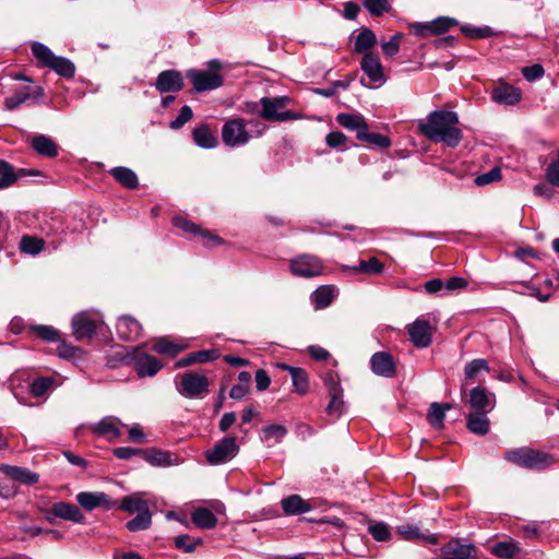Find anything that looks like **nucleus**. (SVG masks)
<instances>
[{
  "mask_svg": "<svg viewBox=\"0 0 559 559\" xmlns=\"http://www.w3.org/2000/svg\"><path fill=\"white\" fill-rule=\"evenodd\" d=\"M459 116L454 111L435 110L417 122L419 132L435 143L455 147L462 140Z\"/></svg>",
  "mask_w": 559,
  "mask_h": 559,
  "instance_id": "obj_1",
  "label": "nucleus"
},
{
  "mask_svg": "<svg viewBox=\"0 0 559 559\" xmlns=\"http://www.w3.org/2000/svg\"><path fill=\"white\" fill-rule=\"evenodd\" d=\"M206 66L207 70L190 69L187 71V78L198 93L212 91L224 84V76L219 74L223 68L222 62L218 59H212L206 62Z\"/></svg>",
  "mask_w": 559,
  "mask_h": 559,
  "instance_id": "obj_2",
  "label": "nucleus"
},
{
  "mask_svg": "<svg viewBox=\"0 0 559 559\" xmlns=\"http://www.w3.org/2000/svg\"><path fill=\"white\" fill-rule=\"evenodd\" d=\"M506 459L520 467L537 471L545 469L555 463L551 454L527 447L508 451Z\"/></svg>",
  "mask_w": 559,
  "mask_h": 559,
  "instance_id": "obj_3",
  "label": "nucleus"
},
{
  "mask_svg": "<svg viewBox=\"0 0 559 559\" xmlns=\"http://www.w3.org/2000/svg\"><path fill=\"white\" fill-rule=\"evenodd\" d=\"M176 389L178 393L187 399H201L209 392V379L206 376L197 372H185L178 376Z\"/></svg>",
  "mask_w": 559,
  "mask_h": 559,
  "instance_id": "obj_4",
  "label": "nucleus"
},
{
  "mask_svg": "<svg viewBox=\"0 0 559 559\" xmlns=\"http://www.w3.org/2000/svg\"><path fill=\"white\" fill-rule=\"evenodd\" d=\"M37 509L44 515L45 520L50 524H53L57 519L79 524L84 523L85 520L84 514L81 512L79 507L69 502L60 501L52 504L51 507L38 504Z\"/></svg>",
  "mask_w": 559,
  "mask_h": 559,
  "instance_id": "obj_5",
  "label": "nucleus"
},
{
  "mask_svg": "<svg viewBox=\"0 0 559 559\" xmlns=\"http://www.w3.org/2000/svg\"><path fill=\"white\" fill-rule=\"evenodd\" d=\"M260 103L262 105L260 117L267 121H287L298 118V115L292 110L280 111V109L285 108L289 103V98L286 96L274 98L262 97Z\"/></svg>",
  "mask_w": 559,
  "mask_h": 559,
  "instance_id": "obj_6",
  "label": "nucleus"
},
{
  "mask_svg": "<svg viewBox=\"0 0 559 559\" xmlns=\"http://www.w3.org/2000/svg\"><path fill=\"white\" fill-rule=\"evenodd\" d=\"M126 358L133 365L140 378L153 377L163 368L160 360L143 352L141 347H133Z\"/></svg>",
  "mask_w": 559,
  "mask_h": 559,
  "instance_id": "obj_7",
  "label": "nucleus"
},
{
  "mask_svg": "<svg viewBox=\"0 0 559 559\" xmlns=\"http://www.w3.org/2000/svg\"><path fill=\"white\" fill-rule=\"evenodd\" d=\"M239 451L236 437L226 436L205 452V459L211 465H221L237 456Z\"/></svg>",
  "mask_w": 559,
  "mask_h": 559,
  "instance_id": "obj_8",
  "label": "nucleus"
},
{
  "mask_svg": "<svg viewBox=\"0 0 559 559\" xmlns=\"http://www.w3.org/2000/svg\"><path fill=\"white\" fill-rule=\"evenodd\" d=\"M250 138L242 118L229 119L222 128V140L226 146L237 147L245 145L250 141Z\"/></svg>",
  "mask_w": 559,
  "mask_h": 559,
  "instance_id": "obj_9",
  "label": "nucleus"
},
{
  "mask_svg": "<svg viewBox=\"0 0 559 559\" xmlns=\"http://www.w3.org/2000/svg\"><path fill=\"white\" fill-rule=\"evenodd\" d=\"M456 24L457 21L455 19L440 16L429 23L416 22L412 24V29L414 31V34L419 37H429L442 34Z\"/></svg>",
  "mask_w": 559,
  "mask_h": 559,
  "instance_id": "obj_10",
  "label": "nucleus"
},
{
  "mask_svg": "<svg viewBox=\"0 0 559 559\" xmlns=\"http://www.w3.org/2000/svg\"><path fill=\"white\" fill-rule=\"evenodd\" d=\"M290 271L296 276L314 277L322 273L323 265L321 261L309 254L300 255L290 261Z\"/></svg>",
  "mask_w": 559,
  "mask_h": 559,
  "instance_id": "obj_11",
  "label": "nucleus"
},
{
  "mask_svg": "<svg viewBox=\"0 0 559 559\" xmlns=\"http://www.w3.org/2000/svg\"><path fill=\"white\" fill-rule=\"evenodd\" d=\"M491 99L503 106H514L522 99V91L503 80H499L491 88Z\"/></svg>",
  "mask_w": 559,
  "mask_h": 559,
  "instance_id": "obj_12",
  "label": "nucleus"
},
{
  "mask_svg": "<svg viewBox=\"0 0 559 559\" xmlns=\"http://www.w3.org/2000/svg\"><path fill=\"white\" fill-rule=\"evenodd\" d=\"M360 68L370 80V87L380 86L385 82V75L380 58L373 52L364 55Z\"/></svg>",
  "mask_w": 559,
  "mask_h": 559,
  "instance_id": "obj_13",
  "label": "nucleus"
},
{
  "mask_svg": "<svg viewBox=\"0 0 559 559\" xmlns=\"http://www.w3.org/2000/svg\"><path fill=\"white\" fill-rule=\"evenodd\" d=\"M476 548L472 544H463L459 539H452L441 547L439 556L432 559H475Z\"/></svg>",
  "mask_w": 559,
  "mask_h": 559,
  "instance_id": "obj_14",
  "label": "nucleus"
},
{
  "mask_svg": "<svg viewBox=\"0 0 559 559\" xmlns=\"http://www.w3.org/2000/svg\"><path fill=\"white\" fill-rule=\"evenodd\" d=\"M121 427H124V424H122L118 417L106 416L91 426L90 430L95 436L112 441L121 437Z\"/></svg>",
  "mask_w": 559,
  "mask_h": 559,
  "instance_id": "obj_15",
  "label": "nucleus"
},
{
  "mask_svg": "<svg viewBox=\"0 0 559 559\" xmlns=\"http://www.w3.org/2000/svg\"><path fill=\"white\" fill-rule=\"evenodd\" d=\"M183 76L178 70L162 71L154 83L155 88L160 94L177 93L183 88Z\"/></svg>",
  "mask_w": 559,
  "mask_h": 559,
  "instance_id": "obj_16",
  "label": "nucleus"
},
{
  "mask_svg": "<svg viewBox=\"0 0 559 559\" xmlns=\"http://www.w3.org/2000/svg\"><path fill=\"white\" fill-rule=\"evenodd\" d=\"M489 371V365L486 359H474L466 364L464 368V379L461 383V394H464L469 386L480 384L484 372Z\"/></svg>",
  "mask_w": 559,
  "mask_h": 559,
  "instance_id": "obj_17",
  "label": "nucleus"
},
{
  "mask_svg": "<svg viewBox=\"0 0 559 559\" xmlns=\"http://www.w3.org/2000/svg\"><path fill=\"white\" fill-rule=\"evenodd\" d=\"M71 325L73 335L78 341L92 338L98 329L97 320L92 318L87 312L75 314L72 318Z\"/></svg>",
  "mask_w": 559,
  "mask_h": 559,
  "instance_id": "obj_18",
  "label": "nucleus"
},
{
  "mask_svg": "<svg viewBox=\"0 0 559 559\" xmlns=\"http://www.w3.org/2000/svg\"><path fill=\"white\" fill-rule=\"evenodd\" d=\"M462 403L471 408L473 412H486L489 404V395L486 388L481 384L469 386L468 390L461 394Z\"/></svg>",
  "mask_w": 559,
  "mask_h": 559,
  "instance_id": "obj_19",
  "label": "nucleus"
},
{
  "mask_svg": "<svg viewBox=\"0 0 559 559\" xmlns=\"http://www.w3.org/2000/svg\"><path fill=\"white\" fill-rule=\"evenodd\" d=\"M371 370L374 374L392 378L396 373V365L393 356L388 352H377L370 358Z\"/></svg>",
  "mask_w": 559,
  "mask_h": 559,
  "instance_id": "obj_20",
  "label": "nucleus"
},
{
  "mask_svg": "<svg viewBox=\"0 0 559 559\" xmlns=\"http://www.w3.org/2000/svg\"><path fill=\"white\" fill-rule=\"evenodd\" d=\"M409 338L416 347L425 348L431 343V326L425 319H416L407 328Z\"/></svg>",
  "mask_w": 559,
  "mask_h": 559,
  "instance_id": "obj_21",
  "label": "nucleus"
},
{
  "mask_svg": "<svg viewBox=\"0 0 559 559\" xmlns=\"http://www.w3.org/2000/svg\"><path fill=\"white\" fill-rule=\"evenodd\" d=\"M116 329L118 336L124 341H136L143 331L141 323L128 314L118 318Z\"/></svg>",
  "mask_w": 559,
  "mask_h": 559,
  "instance_id": "obj_22",
  "label": "nucleus"
},
{
  "mask_svg": "<svg viewBox=\"0 0 559 559\" xmlns=\"http://www.w3.org/2000/svg\"><path fill=\"white\" fill-rule=\"evenodd\" d=\"M173 224L174 226H176L177 228L181 229L185 233L191 235H201L204 239L209 240L211 246H219L224 242V240L221 237L211 234V231L209 230H202L200 226L188 221L182 216L174 217Z\"/></svg>",
  "mask_w": 559,
  "mask_h": 559,
  "instance_id": "obj_23",
  "label": "nucleus"
},
{
  "mask_svg": "<svg viewBox=\"0 0 559 559\" xmlns=\"http://www.w3.org/2000/svg\"><path fill=\"white\" fill-rule=\"evenodd\" d=\"M0 472L7 477L24 485H34L39 480V475L26 467L0 464Z\"/></svg>",
  "mask_w": 559,
  "mask_h": 559,
  "instance_id": "obj_24",
  "label": "nucleus"
},
{
  "mask_svg": "<svg viewBox=\"0 0 559 559\" xmlns=\"http://www.w3.org/2000/svg\"><path fill=\"white\" fill-rule=\"evenodd\" d=\"M76 501L85 510L92 511L98 507L110 508L111 503L105 492L82 491L76 495Z\"/></svg>",
  "mask_w": 559,
  "mask_h": 559,
  "instance_id": "obj_25",
  "label": "nucleus"
},
{
  "mask_svg": "<svg viewBox=\"0 0 559 559\" xmlns=\"http://www.w3.org/2000/svg\"><path fill=\"white\" fill-rule=\"evenodd\" d=\"M218 353L214 349H203L198 352H192L185 356L183 358L177 360L175 362V368H185L188 366H192L195 364H205L213 361L218 358Z\"/></svg>",
  "mask_w": 559,
  "mask_h": 559,
  "instance_id": "obj_26",
  "label": "nucleus"
},
{
  "mask_svg": "<svg viewBox=\"0 0 559 559\" xmlns=\"http://www.w3.org/2000/svg\"><path fill=\"white\" fill-rule=\"evenodd\" d=\"M31 146L38 155L47 158H53L59 153L56 142L45 134L35 135L31 141Z\"/></svg>",
  "mask_w": 559,
  "mask_h": 559,
  "instance_id": "obj_27",
  "label": "nucleus"
},
{
  "mask_svg": "<svg viewBox=\"0 0 559 559\" xmlns=\"http://www.w3.org/2000/svg\"><path fill=\"white\" fill-rule=\"evenodd\" d=\"M277 367L289 372L293 385L298 394L305 395L309 391V379L305 369L286 364H277Z\"/></svg>",
  "mask_w": 559,
  "mask_h": 559,
  "instance_id": "obj_28",
  "label": "nucleus"
},
{
  "mask_svg": "<svg viewBox=\"0 0 559 559\" xmlns=\"http://www.w3.org/2000/svg\"><path fill=\"white\" fill-rule=\"evenodd\" d=\"M521 552V547L518 542L508 538L497 542L491 545V555L499 559H515Z\"/></svg>",
  "mask_w": 559,
  "mask_h": 559,
  "instance_id": "obj_29",
  "label": "nucleus"
},
{
  "mask_svg": "<svg viewBox=\"0 0 559 559\" xmlns=\"http://www.w3.org/2000/svg\"><path fill=\"white\" fill-rule=\"evenodd\" d=\"M336 296V288L331 285L318 287L310 296L311 304L316 310L329 307Z\"/></svg>",
  "mask_w": 559,
  "mask_h": 559,
  "instance_id": "obj_30",
  "label": "nucleus"
},
{
  "mask_svg": "<svg viewBox=\"0 0 559 559\" xmlns=\"http://www.w3.org/2000/svg\"><path fill=\"white\" fill-rule=\"evenodd\" d=\"M282 509L286 515H298L309 512L311 506L299 495H290L281 501Z\"/></svg>",
  "mask_w": 559,
  "mask_h": 559,
  "instance_id": "obj_31",
  "label": "nucleus"
},
{
  "mask_svg": "<svg viewBox=\"0 0 559 559\" xmlns=\"http://www.w3.org/2000/svg\"><path fill=\"white\" fill-rule=\"evenodd\" d=\"M336 122L347 130L356 131V135L369 129L366 119L359 114L341 112L336 116Z\"/></svg>",
  "mask_w": 559,
  "mask_h": 559,
  "instance_id": "obj_32",
  "label": "nucleus"
},
{
  "mask_svg": "<svg viewBox=\"0 0 559 559\" xmlns=\"http://www.w3.org/2000/svg\"><path fill=\"white\" fill-rule=\"evenodd\" d=\"M141 456L152 466L165 467L174 463L171 454L156 448H150L141 451Z\"/></svg>",
  "mask_w": 559,
  "mask_h": 559,
  "instance_id": "obj_33",
  "label": "nucleus"
},
{
  "mask_svg": "<svg viewBox=\"0 0 559 559\" xmlns=\"http://www.w3.org/2000/svg\"><path fill=\"white\" fill-rule=\"evenodd\" d=\"M119 509L130 514L150 510L148 503L143 498L142 492H134L130 496L123 497L120 501Z\"/></svg>",
  "mask_w": 559,
  "mask_h": 559,
  "instance_id": "obj_34",
  "label": "nucleus"
},
{
  "mask_svg": "<svg viewBox=\"0 0 559 559\" xmlns=\"http://www.w3.org/2000/svg\"><path fill=\"white\" fill-rule=\"evenodd\" d=\"M466 427L473 433L480 435V436L486 435L489 429L487 412L471 411L467 415Z\"/></svg>",
  "mask_w": 559,
  "mask_h": 559,
  "instance_id": "obj_35",
  "label": "nucleus"
},
{
  "mask_svg": "<svg viewBox=\"0 0 559 559\" xmlns=\"http://www.w3.org/2000/svg\"><path fill=\"white\" fill-rule=\"evenodd\" d=\"M191 521L197 527L203 530H211L217 525V518L215 514L203 507L197 508L191 513Z\"/></svg>",
  "mask_w": 559,
  "mask_h": 559,
  "instance_id": "obj_36",
  "label": "nucleus"
},
{
  "mask_svg": "<svg viewBox=\"0 0 559 559\" xmlns=\"http://www.w3.org/2000/svg\"><path fill=\"white\" fill-rule=\"evenodd\" d=\"M109 173L119 183H121L127 189H136L139 186L136 174L128 167H114Z\"/></svg>",
  "mask_w": 559,
  "mask_h": 559,
  "instance_id": "obj_37",
  "label": "nucleus"
},
{
  "mask_svg": "<svg viewBox=\"0 0 559 559\" xmlns=\"http://www.w3.org/2000/svg\"><path fill=\"white\" fill-rule=\"evenodd\" d=\"M193 141L203 148H213L217 145V139L214 136L207 124H201L192 131Z\"/></svg>",
  "mask_w": 559,
  "mask_h": 559,
  "instance_id": "obj_38",
  "label": "nucleus"
},
{
  "mask_svg": "<svg viewBox=\"0 0 559 559\" xmlns=\"http://www.w3.org/2000/svg\"><path fill=\"white\" fill-rule=\"evenodd\" d=\"M377 44V37L370 28H362L356 36L354 50L358 53H367Z\"/></svg>",
  "mask_w": 559,
  "mask_h": 559,
  "instance_id": "obj_39",
  "label": "nucleus"
},
{
  "mask_svg": "<svg viewBox=\"0 0 559 559\" xmlns=\"http://www.w3.org/2000/svg\"><path fill=\"white\" fill-rule=\"evenodd\" d=\"M353 273H364L368 275L381 274L384 270V264L376 257L368 260H360L358 265L348 266Z\"/></svg>",
  "mask_w": 559,
  "mask_h": 559,
  "instance_id": "obj_40",
  "label": "nucleus"
},
{
  "mask_svg": "<svg viewBox=\"0 0 559 559\" xmlns=\"http://www.w3.org/2000/svg\"><path fill=\"white\" fill-rule=\"evenodd\" d=\"M451 407L452 406L449 403H432L427 414L428 423L437 429L442 428L443 420L445 417V411L450 409Z\"/></svg>",
  "mask_w": 559,
  "mask_h": 559,
  "instance_id": "obj_41",
  "label": "nucleus"
},
{
  "mask_svg": "<svg viewBox=\"0 0 559 559\" xmlns=\"http://www.w3.org/2000/svg\"><path fill=\"white\" fill-rule=\"evenodd\" d=\"M186 347V345H180L171 341H168L165 337H160L154 342L152 349L158 354L175 357L180 352L185 350Z\"/></svg>",
  "mask_w": 559,
  "mask_h": 559,
  "instance_id": "obj_42",
  "label": "nucleus"
},
{
  "mask_svg": "<svg viewBox=\"0 0 559 559\" xmlns=\"http://www.w3.org/2000/svg\"><path fill=\"white\" fill-rule=\"evenodd\" d=\"M49 69L53 70L56 73L66 79H72L75 74L74 63L64 57L56 56Z\"/></svg>",
  "mask_w": 559,
  "mask_h": 559,
  "instance_id": "obj_43",
  "label": "nucleus"
},
{
  "mask_svg": "<svg viewBox=\"0 0 559 559\" xmlns=\"http://www.w3.org/2000/svg\"><path fill=\"white\" fill-rule=\"evenodd\" d=\"M45 241L35 236L25 235L21 238L20 250L24 253L36 255L43 251Z\"/></svg>",
  "mask_w": 559,
  "mask_h": 559,
  "instance_id": "obj_44",
  "label": "nucleus"
},
{
  "mask_svg": "<svg viewBox=\"0 0 559 559\" xmlns=\"http://www.w3.org/2000/svg\"><path fill=\"white\" fill-rule=\"evenodd\" d=\"M356 138L359 141H364L369 143L370 145L380 147V148H388L391 145V140L389 136L380 134V133H373L369 132L368 129H365L364 132H360L356 135Z\"/></svg>",
  "mask_w": 559,
  "mask_h": 559,
  "instance_id": "obj_45",
  "label": "nucleus"
},
{
  "mask_svg": "<svg viewBox=\"0 0 559 559\" xmlns=\"http://www.w3.org/2000/svg\"><path fill=\"white\" fill-rule=\"evenodd\" d=\"M32 52L41 67L49 68L56 56L44 44L35 41L32 45Z\"/></svg>",
  "mask_w": 559,
  "mask_h": 559,
  "instance_id": "obj_46",
  "label": "nucleus"
},
{
  "mask_svg": "<svg viewBox=\"0 0 559 559\" xmlns=\"http://www.w3.org/2000/svg\"><path fill=\"white\" fill-rule=\"evenodd\" d=\"M287 428L283 425L273 424L262 428L261 430V439L263 441L274 440L280 442L287 435Z\"/></svg>",
  "mask_w": 559,
  "mask_h": 559,
  "instance_id": "obj_47",
  "label": "nucleus"
},
{
  "mask_svg": "<svg viewBox=\"0 0 559 559\" xmlns=\"http://www.w3.org/2000/svg\"><path fill=\"white\" fill-rule=\"evenodd\" d=\"M152 523V514L148 511L140 512L135 518L130 520L126 526L130 532H139L147 530Z\"/></svg>",
  "mask_w": 559,
  "mask_h": 559,
  "instance_id": "obj_48",
  "label": "nucleus"
},
{
  "mask_svg": "<svg viewBox=\"0 0 559 559\" xmlns=\"http://www.w3.org/2000/svg\"><path fill=\"white\" fill-rule=\"evenodd\" d=\"M362 7L367 9L372 16H381L391 10L389 0H364Z\"/></svg>",
  "mask_w": 559,
  "mask_h": 559,
  "instance_id": "obj_49",
  "label": "nucleus"
},
{
  "mask_svg": "<svg viewBox=\"0 0 559 559\" xmlns=\"http://www.w3.org/2000/svg\"><path fill=\"white\" fill-rule=\"evenodd\" d=\"M16 179L17 175L14 173L13 167L9 163L0 160V189L10 187Z\"/></svg>",
  "mask_w": 559,
  "mask_h": 559,
  "instance_id": "obj_50",
  "label": "nucleus"
},
{
  "mask_svg": "<svg viewBox=\"0 0 559 559\" xmlns=\"http://www.w3.org/2000/svg\"><path fill=\"white\" fill-rule=\"evenodd\" d=\"M31 330L41 340L47 342H58L60 333L51 325H33Z\"/></svg>",
  "mask_w": 559,
  "mask_h": 559,
  "instance_id": "obj_51",
  "label": "nucleus"
},
{
  "mask_svg": "<svg viewBox=\"0 0 559 559\" xmlns=\"http://www.w3.org/2000/svg\"><path fill=\"white\" fill-rule=\"evenodd\" d=\"M323 383L329 395L343 394L341 379L337 373L329 371L323 376Z\"/></svg>",
  "mask_w": 559,
  "mask_h": 559,
  "instance_id": "obj_52",
  "label": "nucleus"
},
{
  "mask_svg": "<svg viewBox=\"0 0 559 559\" xmlns=\"http://www.w3.org/2000/svg\"><path fill=\"white\" fill-rule=\"evenodd\" d=\"M403 38L402 33H395L391 36V38L388 41H383L381 44L382 52L385 57H393L395 56L400 50V44Z\"/></svg>",
  "mask_w": 559,
  "mask_h": 559,
  "instance_id": "obj_53",
  "label": "nucleus"
},
{
  "mask_svg": "<svg viewBox=\"0 0 559 559\" xmlns=\"http://www.w3.org/2000/svg\"><path fill=\"white\" fill-rule=\"evenodd\" d=\"M202 544L201 538H192L187 534L179 535L175 538V546L186 552L194 551L198 545Z\"/></svg>",
  "mask_w": 559,
  "mask_h": 559,
  "instance_id": "obj_54",
  "label": "nucleus"
},
{
  "mask_svg": "<svg viewBox=\"0 0 559 559\" xmlns=\"http://www.w3.org/2000/svg\"><path fill=\"white\" fill-rule=\"evenodd\" d=\"M325 412L333 417L338 418L344 412L343 394L330 395V402Z\"/></svg>",
  "mask_w": 559,
  "mask_h": 559,
  "instance_id": "obj_55",
  "label": "nucleus"
},
{
  "mask_svg": "<svg viewBox=\"0 0 559 559\" xmlns=\"http://www.w3.org/2000/svg\"><path fill=\"white\" fill-rule=\"evenodd\" d=\"M193 117V112L190 106L185 105L181 107L179 115L176 119L170 121L169 128L173 130L181 129L189 120Z\"/></svg>",
  "mask_w": 559,
  "mask_h": 559,
  "instance_id": "obj_56",
  "label": "nucleus"
},
{
  "mask_svg": "<svg viewBox=\"0 0 559 559\" xmlns=\"http://www.w3.org/2000/svg\"><path fill=\"white\" fill-rule=\"evenodd\" d=\"M52 379L48 377H40L33 381L31 384V393L36 396H43L51 386Z\"/></svg>",
  "mask_w": 559,
  "mask_h": 559,
  "instance_id": "obj_57",
  "label": "nucleus"
},
{
  "mask_svg": "<svg viewBox=\"0 0 559 559\" xmlns=\"http://www.w3.org/2000/svg\"><path fill=\"white\" fill-rule=\"evenodd\" d=\"M347 142V136L341 131H332L325 136V143L331 148H341L345 151V144Z\"/></svg>",
  "mask_w": 559,
  "mask_h": 559,
  "instance_id": "obj_58",
  "label": "nucleus"
},
{
  "mask_svg": "<svg viewBox=\"0 0 559 559\" xmlns=\"http://www.w3.org/2000/svg\"><path fill=\"white\" fill-rule=\"evenodd\" d=\"M521 72L524 79L527 80L528 82L539 80L545 74L544 67L540 63H534L532 66L523 67Z\"/></svg>",
  "mask_w": 559,
  "mask_h": 559,
  "instance_id": "obj_59",
  "label": "nucleus"
},
{
  "mask_svg": "<svg viewBox=\"0 0 559 559\" xmlns=\"http://www.w3.org/2000/svg\"><path fill=\"white\" fill-rule=\"evenodd\" d=\"M368 531L371 534V536L378 542H385L391 536L389 526L384 523L371 524L369 525Z\"/></svg>",
  "mask_w": 559,
  "mask_h": 559,
  "instance_id": "obj_60",
  "label": "nucleus"
},
{
  "mask_svg": "<svg viewBox=\"0 0 559 559\" xmlns=\"http://www.w3.org/2000/svg\"><path fill=\"white\" fill-rule=\"evenodd\" d=\"M17 95L25 98V103L27 100H37L44 96V90L40 86L35 87L32 90L28 86L22 87L19 92H16Z\"/></svg>",
  "mask_w": 559,
  "mask_h": 559,
  "instance_id": "obj_61",
  "label": "nucleus"
},
{
  "mask_svg": "<svg viewBox=\"0 0 559 559\" xmlns=\"http://www.w3.org/2000/svg\"><path fill=\"white\" fill-rule=\"evenodd\" d=\"M142 449L131 447H120L112 450L114 455L119 460H128L134 455H141Z\"/></svg>",
  "mask_w": 559,
  "mask_h": 559,
  "instance_id": "obj_62",
  "label": "nucleus"
},
{
  "mask_svg": "<svg viewBox=\"0 0 559 559\" xmlns=\"http://www.w3.org/2000/svg\"><path fill=\"white\" fill-rule=\"evenodd\" d=\"M254 379L257 390L260 392L265 391L271 384V378L264 369H258Z\"/></svg>",
  "mask_w": 559,
  "mask_h": 559,
  "instance_id": "obj_63",
  "label": "nucleus"
},
{
  "mask_svg": "<svg viewBox=\"0 0 559 559\" xmlns=\"http://www.w3.org/2000/svg\"><path fill=\"white\" fill-rule=\"evenodd\" d=\"M461 31L464 35L469 38H485L489 36V29L487 27H472V26H462Z\"/></svg>",
  "mask_w": 559,
  "mask_h": 559,
  "instance_id": "obj_64",
  "label": "nucleus"
}]
</instances>
